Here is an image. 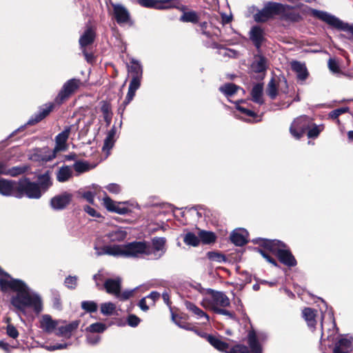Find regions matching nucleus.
Instances as JSON below:
<instances>
[{
  "label": "nucleus",
  "instance_id": "338daca9",
  "mask_svg": "<svg viewBox=\"0 0 353 353\" xmlns=\"http://www.w3.org/2000/svg\"><path fill=\"white\" fill-rule=\"evenodd\" d=\"M134 293V290H126L121 293L119 292V295L117 296V298L120 299L121 300H127L130 297L132 296Z\"/></svg>",
  "mask_w": 353,
  "mask_h": 353
},
{
  "label": "nucleus",
  "instance_id": "f257e3e1",
  "mask_svg": "<svg viewBox=\"0 0 353 353\" xmlns=\"http://www.w3.org/2000/svg\"><path fill=\"white\" fill-rule=\"evenodd\" d=\"M0 288L4 292H13L10 303L17 310L26 314L27 308H31L37 314L43 310L41 296L32 291L24 282L14 279L0 268Z\"/></svg>",
  "mask_w": 353,
  "mask_h": 353
},
{
  "label": "nucleus",
  "instance_id": "20e7f679",
  "mask_svg": "<svg viewBox=\"0 0 353 353\" xmlns=\"http://www.w3.org/2000/svg\"><path fill=\"white\" fill-rule=\"evenodd\" d=\"M201 305L204 308L216 312V310L229 307L230 305V301L225 293L208 289L204 293Z\"/></svg>",
  "mask_w": 353,
  "mask_h": 353
},
{
  "label": "nucleus",
  "instance_id": "473e14b6",
  "mask_svg": "<svg viewBox=\"0 0 353 353\" xmlns=\"http://www.w3.org/2000/svg\"><path fill=\"white\" fill-rule=\"evenodd\" d=\"M181 4L179 0H157L156 9L165 10L172 8H180Z\"/></svg>",
  "mask_w": 353,
  "mask_h": 353
},
{
  "label": "nucleus",
  "instance_id": "6e6552de",
  "mask_svg": "<svg viewBox=\"0 0 353 353\" xmlns=\"http://www.w3.org/2000/svg\"><path fill=\"white\" fill-rule=\"evenodd\" d=\"M81 81L77 79H71L67 81L63 85L59 92L55 101L58 103H61L68 99L72 93L78 90L81 85Z\"/></svg>",
  "mask_w": 353,
  "mask_h": 353
},
{
  "label": "nucleus",
  "instance_id": "052dcab7",
  "mask_svg": "<svg viewBox=\"0 0 353 353\" xmlns=\"http://www.w3.org/2000/svg\"><path fill=\"white\" fill-rule=\"evenodd\" d=\"M105 189L112 194H119L121 190V186L117 183H110L105 186Z\"/></svg>",
  "mask_w": 353,
  "mask_h": 353
},
{
  "label": "nucleus",
  "instance_id": "1a4fd4ad",
  "mask_svg": "<svg viewBox=\"0 0 353 353\" xmlns=\"http://www.w3.org/2000/svg\"><path fill=\"white\" fill-rule=\"evenodd\" d=\"M74 128V125L65 128L64 130L58 134L55 137V147L53 150L56 154L61 151H65L68 149L67 140L70 132Z\"/></svg>",
  "mask_w": 353,
  "mask_h": 353
},
{
  "label": "nucleus",
  "instance_id": "58836bf2",
  "mask_svg": "<svg viewBox=\"0 0 353 353\" xmlns=\"http://www.w3.org/2000/svg\"><path fill=\"white\" fill-rule=\"evenodd\" d=\"M199 238L203 243L210 244L215 241L216 236L212 232L201 230L199 232Z\"/></svg>",
  "mask_w": 353,
  "mask_h": 353
},
{
  "label": "nucleus",
  "instance_id": "bb28decb",
  "mask_svg": "<svg viewBox=\"0 0 353 353\" xmlns=\"http://www.w3.org/2000/svg\"><path fill=\"white\" fill-rule=\"evenodd\" d=\"M128 71L132 78H142V65L139 61L134 59H132L130 64L128 65Z\"/></svg>",
  "mask_w": 353,
  "mask_h": 353
},
{
  "label": "nucleus",
  "instance_id": "69168bd1",
  "mask_svg": "<svg viewBox=\"0 0 353 353\" xmlns=\"http://www.w3.org/2000/svg\"><path fill=\"white\" fill-rule=\"evenodd\" d=\"M236 109L238 110H239L241 112H242L243 114H245L247 116L252 117L256 116V114L254 113V112H253L251 110H249L247 108L241 106L240 105H236Z\"/></svg>",
  "mask_w": 353,
  "mask_h": 353
},
{
  "label": "nucleus",
  "instance_id": "79ce46f5",
  "mask_svg": "<svg viewBox=\"0 0 353 353\" xmlns=\"http://www.w3.org/2000/svg\"><path fill=\"white\" fill-rule=\"evenodd\" d=\"M238 89L239 88L233 83H226L219 88V90L227 97L232 96Z\"/></svg>",
  "mask_w": 353,
  "mask_h": 353
},
{
  "label": "nucleus",
  "instance_id": "f8f14e48",
  "mask_svg": "<svg viewBox=\"0 0 353 353\" xmlns=\"http://www.w3.org/2000/svg\"><path fill=\"white\" fill-rule=\"evenodd\" d=\"M56 156L57 154L53 150H51L48 148H42L35 150V152L31 155L30 159L33 161L43 163L53 160Z\"/></svg>",
  "mask_w": 353,
  "mask_h": 353
},
{
  "label": "nucleus",
  "instance_id": "c85d7f7f",
  "mask_svg": "<svg viewBox=\"0 0 353 353\" xmlns=\"http://www.w3.org/2000/svg\"><path fill=\"white\" fill-rule=\"evenodd\" d=\"M127 236V232L121 228H115L105 234V237L112 242L122 241Z\"/></svg>",
  "mask_w": 353,
  "mask_h": 353
},
{
  "label": "nucleus",
  "instance_id": "423d86ee",
  "mask_svg": "<svg viewBox=\"0 0 353 353\" xmlns=\"http://www.w3.org/2000/svg\"><path fill=\"white\" fill-rule=\"evenodd\" d=\"M285 11V6L283 4L270 2L264 8L254 15L256 22H265L275 14H280Z\"/></svg>",
  "mask_w": 353,
  "mask_h": 353
},
{
  "label": "nucleus",
  "instance_id": "a211bd4d",
  "mask_svg": "<svg viewBox=\"0 0 353 353\" xmlns=\"http://www.w3.org/2000/svg\"><path fill=\"white\" fill-rule=\"evenodd\" d=\"M291 68L299 81H303L308 77L309 72L304 63L293 61L291 62Z\"/></svg>",
  "mask_w": 353,
  "mask_h": 353
},
{
  "label": "nucleus",
  "instance_id": "864d4df0",
  "mask_svg": "<svg viewBox=\"0 0 353 353\" xmlns=\"http://www.w3.org/2000/svg\"><path fill=\"white\" fill-rule=\"evenodd\" d=\"M70 345L69 343H57L55 345H47L43 346V347L48 351H54L57 350L65 349L68 346Z\"/></svg>",
  "mask_w": 353,
  "mask_h": 353
},
{
  "label": "nucleus",
  "instance_id": "603ef678",
  "mask_svg": "<svg viewBox=\"0 0 353 353\" xmlns=\"http://www.w3.org/2000/svg\"><path fill=\"white\" fill-rule=\"evenodd\" d=\"M219 53L224 57L236 58L239 56V53L236 51L229 48L221 49Z\"/></svg>",
  "mask_w": 353,
  "mask_h": 353
},
{
  "label": "nucleus",
  "instance_id": "0e129e2a",
  "mask_svg": "<svg viewBox=\"0 0 353 353\" xmlns=\"http://www.w3.org/2000/svg\"><path fill=\"white\" fill-rule=\"evenodd\" d=\"M128 324L131 327H136L140 323V319L134 314H130L127 319Z\"/></svg>",
  "mask_w": 353,
  "mask_h": 353
},
{
  "label": "nucleus",
  "instance_id": "680f3d73",
  "mask_svg": "<svg viewBox=\"0 0 353 353\" xmlns=\"http://www.w3.org/2000/svg\"><path fill=\"white\" fill-rule=\"evenodd\" d=\"M329 335L327 336V339L324 338V333L322 334L321 339V350H322L323 353H327V347L330 348L331 347V345L330 343V341H328Z\"/></svg>",
  "mask_w": 353,
  "mask_h": 353
},
{
  "label": "nucleus",
  "instance_id": "bf43d9fd",
  "mask_svg": "<svg viewBox=\"0 0 353 353\" xmlns=\"http://www.w3.org/2000/svg\"><path fill=\"white\" fill-rule=\"evenodd\" d=\"M137 2L143 7L156 9L157 0H137Z\"/></svg>",
  "mask_w": 353,
  "mask_h": 353
},
{
  "label": "nucleus",
  "instance_id": "c9c22d12",
  "mask_svg": "<svg viewBox=\"0 0 353 353\" xmlns=\"http://www.w3.org/2000/svg\"><path fill=\"white\" fill-rule=\"evenodd\" d=\"M183 242L189 246L196 247L200 243V239L199 235L196 236L195 234L191 232H188L183 235Z\"/></svg>",
  "mask_w": 353,
  "mask_h": 353
},
{
  "label": "nucleus",
  "instance_id": "ea45409f",
  "mask_svg": "<svg viewBox=\"0 0 353 353\" xmlns=\"http://www.w3.org/2000/svg\"><path fill=\"white\" fill-rule=\"evenodd\" d=\"M311 16L321 19L327 24H331V15L323 11L315 9H310L308 12Z\"/></svg>",
  "mask_w": 353,
  "mask_h": 353
},
{
  "label": "nucleus",
  "instance_id": "4c0bfd02",
  "mask_svg": "<svg viewBox=\"0 0 353 353\" xmlns=\"http://www.w3.org/2000/svg\"><path fill=\"white\" fill-rule=\"evenodd\" d=\"M54 105L52 103L46 104L43 105L39 112V114L36 116L34 121H30V123H37L45 118L52 110Z\"/></svg>",
  "mask_w": 353,
  "mask_h": 353
},
{
  "label": "nucleus",
  "instance_id": "a19ab883",
  "mask_svg": "<svg viewBox=\"0 0 353 353\" xmlns=\"http://www.w3.org/2000/svg\"><path fill=\"white\" fill-rule=\"evenodd\" d=\"M100 309L103 315L111 316L116 312V305L112 302H106L101 304Z\"/></svg>",
  "mask_w": 353,
  "mask_h": 353
},
{
  "label": "nucleus",
  "instance_id": "e433bc0d",
  "mask_svg": "<svg viewBox=\"0 0 353 353\" xmlns=\"http://www.w3.org/2000/svg\"><path fill=\"white\" fill-rule=\"evenodd\" d=\"M303 318L305 319V320L306 321L309 327H314V325L316 324V321H315L316 314H315V312L314 310H312L310 307L305 308L303 310Z\"/></svg>",
  "mask_w": 353,
  "mask_h": 353
},
{
  "label": "nucleus",
  "instance_id": "a18cd8bd",
  "mask_svg": "<svg viewBox=\"0 0 353 353\" xmlns=\"http://www.w3.org/2000/svg\"><path fill=\"white\" fill-rule=\"evenodd\" d=\"M198 20L199 17L197 14L194 11L184 12L180 17V21L183 22L196 23Z\"/></svg>",
  "mask_w": 353,
  "mask_h": 353
},
{
  "label": "nucleus",
  "instance_id": "b1692460",
  "mask_svg": "<svg viewBox=\"0 0 353 353\" xmlns=\"http://www.w3.org/2000/svg\"><path fill=\"white\" fill-rule=\"evenodd\" d=\"M250 37L254 46L259 48L264 40V31L259 26H254L250 32Z\"/></svg>",
  "mask_w": 353,
  "mask_h": 353
},
{
  "label": "nucleus",
  "instance_id": "774afa93",
  "mask_svg": "<svg viewBox=\"0 0 353 353\" xmlns=\"http://www.w3.org/2000/svg\"><path fill=\"white\" fill-rule=\"evenodd\" d=\"M84 210L90 216L92 217H100V214L95 210L94 208L89 205H86L84 207Z\"/></svg>",
  "mask_w": 353,
  "mask_h": 353
},
{
  "label": "nucleus",
  "instance_id": "5fc2aeb1",
  "mask_svg": "<svg viewBox=\"0 0 353 353\" xmlns=\"http://www.w3.org/2000/svg\"><path fill=\"white\" fill-rule=\"evenodd\" d=\"M77 276H69L65 279V285L67 288L74 289L77 285Z\"/></svg>",
  "mask_w": 353,
  "mask_h": 353
},
{
  "label": "nucleus",
  "instance_id": "8fccbe9b",
  "mask_svg": "<svg viewBox=\"0 0 353 353\" xmlns=\"http://www.w3.org/2000/svg\"><path fill=\"white\" fill-rule=\"evenodd\" d=\"M200 29L199 30L203 34L206 36L208 38H212L213 35L217 36V33L214 32H211L208 30L209 25L207 22H203L199 24Z\"/></svg>",
  "mask_w": 353,
  "mask_h": 353
},
{
  "label": "nucleus",
  "instance_id": "c756f323",
  "mask_svg": "<svg viewBox=\"0 0 353 353\" xmlns=\"http://www.w3.org/2000/svg\"><path fill=\"white\" fill-rule=\"evenodd\" d=\"M351 350L352 341L343 336L336 343L334 353H349Z\"/></svg>",
  "mask_w": 353,
  "mask_h": 353
},
{
  "label": "nucleus",
  "instance_id": "0eeeda50",
  "mask_svg": "<svg viewBox=\"0 0 353 353\" xmlns=\"http://www.w3.org/2000/svg\"><path fill=\"white\" fill-rule=\"evenodd\" d=\"M312 119L306 116H301L294 120L290 128V134L296 139H299L310 128Z\"/></svg>",
  "mask_w": 353,
  "mask_h": 353
},
{
  "label": "nucleus",
  "instance_id": "09e8293b",
  "mask_svg": "<svg viewBox=\"0 0 353 353\" xmlns=\"http://www.w3.org/2000/svg\"><path fill=\"white\" fill-rule=\"evenodd\" d=\"M322 130L323 127L321 125H316L312 122V125H310V128L307 129V137L309 138H315L319 135Z\"/></svg>",
  "mask_w": 353,
  "mask_h": 353
},
{
  "label": "nucleus",
  "instance_id": "dca6fc26",
  "mask_svg": "<svg viewBox=\"0 0 353 353\" xmlns=\"http://www.w3.org/2000/svg\"><path fill=\"white\" fill-rule=\"evenodd\" d=\"M114 15L119 24L127 23L130 20V13L121 4H113Z\"/></svg>",
  "mask_w": 353,
  "mask_h": 353
},
{
  "label": "nucleus",
  "instance_id": "4be33fe9",
  "mask_svg": "<svg viewBox=\"0 0 353 353\" xmlns=\"http://www.w3.org/2000/svg\"><path fill=\"white\" fill-rule=\"evenodd\" d=\"M248 232L245 230H235L230 235L231 241L237 246H242L248 241Z\"/></svg>",
  "mask_w": 353,
  "mask_h": 353
},
{
  "label": "nucleus",
  "instance_id": "39448f33",
  "mask_svg": "<svg viewBox=\"0 0 353 353\" xmlns=\"http://www.w3.org/2000/svg\"><path fill=\"white\" fill-rule=\"evenodd\" d=\"M21 195L17 198H21L26 194L30 199H39L41 196L42 192L40 190L39 185L34 182H31L30 180L25 179L20 180L17 183V194Z\"/></svg>",
  "mask_w": 353,
  "mask_h": 353
},
{
  "label": "nucleus",
  "instance_id": "72a5a7b5",
  "mask_svg": "<svg viewBox=\"0 0 353 353\" xmlns=\"http://www.w3.org/2000/svg\"><path fill=\"white\" fill-rule=\"evenodd\" d=\"M37 184L42 192H46L52 185V181L49 172H46L38 176Z\"/></svg>",
  "mask_w": 353,
  "mask_h": 353
},
{
  "label": "nucleus",
  "instance_id": "412c9836",
  "mask_svg": "<svg viewBox=\"0 0 353 353\" xmlns=\"http://www.w3.org/2000/svg\"><path fill=\"white\" fill-rule=\"evenodd\" d=\"M121 280L119 278L109 279L104 283V288L108 294L117 296L121 290Z\"/></svg>",
  "mask_w": 353,
  "mask_h": 353
},
{
  "label": "nucleus",
  "instance_id": "aec40b11",
  "mask_svg": "<svg viewBox=\"0 0 353 353\" xmlns=\"http://www.w3.org/2000/svg\"><path fill=\"white\" fill-rule=\"evenodd\" d=\"M24 172L25 169L22 167L14 166L9 168L7 163L0 161V174L17 176L23 174Z\"/></svg>",
  "mask_w": 353,
  "mask_h": 353
},
{
  "label": "nucleus",
  "instance_id": "2f4dec72",
  "mask_svg": "<svg viewBox=\"0 0 353 353\" xmlns=\"http://www.w3.org/2000/svg\"><path fill=\"white\" fill-rule=\"evenodd\" d=\"M263 92V85L260 83L256 84L251 92L252 100L259 105L263 104L264 103Z\"/></svg>",
  "mask_w": 353,
  "mask_h": 353
},
{
  "label": "nucleus",
  "instance_id": "9b49d317",
  "mask_svg": "<svg viewBox=\"0 0 353 353\" xmlns=\"http://www.w3.org/2000/svg\"><path fill=\"white\" fill-rule=\"evenodd\" d=\"M72 199V194L71 193L64 192L51 199V207L57 210H63L70 203Z\"/></svg>",
  "mask_w": 353,
  "mask_h": 353
},
{
  "label": "nucleus",
  "instance_id": "5701e85b",
  "mask_svg": "<svg viewBox=\"0 0 353 353\" xmlns=\"http://www.w3.org/2000/svg\"><path fill=\"white\" fill-rule=\"evenodd\" d=\"M141 79L142 78H132L129 85L128 94L125 101H123L124 105H127L133 99L136 91L141 86Z\"/></svg>",
  "mask_w": 353,
  "mask_h": 353
},
{
  "label": "nucleus",
  "instance_id": "e2e57ef3",
  "mask_svg": "<svg viewBox=\"0 0 353 353\" xmlns=\"http://www.w3.org/2000/svg\"><path fill=\"white\" fill-rule=\"evenodd\" d=\"M228 353H249V350L245 345H237L232 347Z\"/></svg>",
  "mask_w": 353,
  "mask_h": 353
},
{
  "label": "nucleus",
  "instance_id": "9d476101",
  "mask_svg": "<svg viewBox=\"0 0 353 353\" xmlns=\"http://www.w3.org/2000/svg\"><path fill=\"white\" fill-rule=\"evenodd\" d=\"M265 339V336L262 333L256 334L254 330H250L248 334V343L252 353H262V347L259 341Z\"/></svg>",
  "mask_w": 353,
  "mask_h": 353
},
{
  "label": "nucleus",
  "instance_id": "6e6d98bb",
  "mask_svg": "<svg viewBox=\"0 0 353 353\" xmlns=\"http://www.w3.org/2000/svg\"><path fill=\"white\" fill-rule=\"evenodd\" d=\"M71 334H72L69 331L67 325L59 327L57 330V332H56V335L59 336H63L67 339L70 338Z\"/></svg>",
  "mask_w": 353,
  "mask_h": 353
},
{
  "label": "nucleus",
  "instance_id": "f3484780",
  "mask_svg": "<svg viewBox=\"0 0 353 353\" xmlns=\"http://www.w3.org/2000/svg\"><path fill=\"white\" fill-rule=\"evenodd\" d=\"M286 85L287 82L283 78V80L272 78L267 85L266 94L272 99H274L277 94L279 89L281 88V84Z\"/></svg>",
  "mask_w": 353,
  "mask_h": 353
},
{
  "label": "nucleus",
  "instance_id": "393cba45",
  "mask_svg": "<svg viewBox=\"0 0 353 353\" xmlns=\"http://www.w3.org/2000/svg\"><path fill=\"white\" fill-rule=\"evenodd\" d=\"M268 68V61L263 56L257 54L254 57L251 68L254 72H263Z\"/></svg>",
  "mask_w": 353,
  "mask_h": 353
},
{
  "label": "nucleus",
  "instance_id": "4d7b16f0",
  "mask_svg": "<svg viewBox=\"0 0 353 353\" xmlns=\"http://www.w3.org/2000/svg\"><path fill=\"white\" fill-rule=\"evenodd\" d=\"M6 333L7 334L12 338L17 339L19 336V332L17 328L12 324H8L6 327Z\"/></svg>",
  "mask_w": 353,
  "mask_h": 353
},
{
  "label": "nucleus",
  "instance_id": "f03ea898",
  "mask_svg": "<svg viewBox=\"0 0 353 353\" xmlns=\"http://www.w3.org/2000/svg\"><path fill=\"white\" fill-rule=\"evenodd\" d=\"M166 240L163 237H154L152 240V246L146 242L134 241L124 245H106L101 248H95L97 255H110L116 257H141L150 256L152 259H159L166 251Z\"/></svg>",
  "mask_w": 353,
  "mask_h": 353
},
{
  "label": "nucleus",
  "instance_id": "37998d69",
  "mask_svg": "<svg viewBox=\"0 0 353 353\" xmlns=\"http://www.w3.org/2000/svg\"><path fill=\"white\" fill-rule=\"evenodd\" d=\"M107 328L105 324L102 323H92L85 328V331L90 333H101Z\"/></svg>",
  "mask_w": 353,
  "mask_h": 353
},
{
  "label": "nucleus",
  "instance_id": "2eb2a0df",
  "mask_svg": "<svg viewBox=\"0 0 353 353\" xmlns=\"http://www.w3.org/2000/svg\"><path fill=\"white\" fill-rule=\"evenodd\" d=\"M17 183L14 181L0 179V194L3 196H19L21 194H17Z\"/></svg>",
  "mask_w": 353,
  "mask_h": 353
},
{
  "label": "nucleus",
  "instance_id": "7ed1b4c3",
  "mask_svg": "<svg viewBox=\"0 0 353 353\" xmlns=\"http://www.w3.org/2000/svg\"><path fill=\"white\" fill-rule=\"evenodd\" d=\"M260 246L263 247L267 250L274 253L277 256L279 261L285 265L294 266L296 261L286 245L283 242L278 240H268L259 239L254 241Z\"/></svg>",
  "mask_w": 353,
  "mask_h": 353
},
{
  "label": "nucleus",
  "instance_id": "3c124183",
  "mask_svg": "<svg viewBox=\"0 0 353 353\" xmlns=\"http://www.w3.org/2000/svg\"><path fill=\"white\" fill-rule=\"evenodd\" d=\"M208 257L212 261L221 263L225 261V256L216 252H209L208 253Z\"/></svg>",
  "mask_w": 353,
  "mask_h": 353
},
{
  "label": "nucleus",
  "instance_id": "de8ad7c7",
  "mask_svg": "<svg viewBox=\"0 0 353 353\" xmlns=\"http://www.w3.org/2000/svg\"><path fill=\"white\" fill-rule=\"evenodd\" d=\"M81 307L88 312H94L97 310V303L92 301H85L81 302Z\"/></svg>",
  "mask_w": 353,
  "mask_h": 353
},
{
  "label": "nucleus",
  "instance_id": "49530a36",
  "mask_svg": "<svg viewBox=\"0 0 353 353\" xmlns=\"http://www.w3.org/2000/svg\"><path fill=\"white\" fill-rule=\"evenodd\" d=\"M114 134H115V132L114 130H112L108 132V136L104 141V145L103 146V150L109 151L113 147Z\"/></svg>",
  "mask_w": 353,
  "mask_h": 353
},
{
  "label": "nucleus",
  "instance_id": "c03bdc74",
  "mask_svg": "<svg viewBox=\"0 0 353 353\" xmlns=\"http://www.w3.org/2000/svg\"><path fill=\"white\" fill-rule=\"evenodd\" d=\"M73 168L78 174H81L90 170V167L88 163L78 161L74 163Z\"/></svg>",
  "mask_w": 353,
  "mask_h": 353
},
{
  "label": "nucleus",
  "instance_id": "4468645a",
  "mask_svg": "<svg viewBox=\"0 0 353 353\" xmlns=\"http://www.w3.org/2000/svg\"><path fill=\"white\" fill-rule=\"evenodd\" d=\"M184 305L186 309L190 312L197 320L201 321V324L206 325L209 322L210 317L208 314L199 308L194 303L188 301H185L184 302Z\"/></svg>",
  "mask_w": 353,
  "mask_h": 353
},
{
  "label": "nucleus",
  "instance_id": "ddd939ff",
  "mask_svg": "<svg viewBox=\"0 0 353 353\" xmlns=\"http://www.w3.org/2000/svg\"><path fill=\"white\" fill-rule=\"evenodd\" d=\"M104 194L106 195L105 192H104ZM103 204L108 211L115 212L119 214L123 215L130 212V210L128 208L121 206V203L116 202L108 196H105L103 199Z\"/></svg>",
  "mask_w": 353,
  "mask_h": 353
},
{
  "label": "nucleus",
  "instance_id": "f704fd0d",
  "mask_svg": "<svg viewBox=\"0 0 353 353\" xmlns=\"http://www.w3.org/2000/svg\"><path fill=\"white\" fill-rule=\"evenodd\" d=\"M332 28H335L339 30L350 32L353 34V25L345 23L334 16H332Z\"/></svg>",
  "mask_w": 353,
  "mask_h": 353
},
{
  "label": "nucleus",
  "instance_id": "13d9d810",
  "mask_svg": "<svg viewBox=\"0 0 353 353\" xmlns=\"http://www.w3.org/2000/svg\"><path fill=\"white\" fill-rule=\"evenodd\" d=\"M101 340L99 335H94L93 333L88 334L86 336V341L88 344L94 345L97 344Z\"/></svg>",
  "mask_w": 353,
  "mask_h": 353
},
{
  "label": "nucleus",
  "instance_id": "6ab92c4d",
  "mask_svg": "<svg viewBox=\"0 0 353 353\" xmlns=\"http://www.w3.org/2000/svg\"><path fill=\"white\" fill-rule=\"evenodd\" d=\"M59 322L54 321L48 314H44L41 316L40 320L41 328L47 333H52L54 331L58 326Z\"/></svg>",
  "mask_w": 353,
  "mask_h": 353
},
{
  "label": "nucleus",
  "instance_id": "cd10ccee",
  "mask_svg": "<svg viewBox=\"0 0 353 353\" xmlns=\"http://www.w3.org/2000/svg\"><path fill=\"white\" fill-rule=\"evenodd\" d=\"M94 38L95 33L94 30L90 28H88L79 39L81 49H85L87 46L91 45L94 42Z\"/></svg>",
  "mask_w": 353,
  "mask_h": 353
},
{
  "label": "nucleus",
  "instance_id": "a878e982",
  "mask_svg": "<svg viewBox=\"0 0 353 353\" xmlns=\"http://www.w3.org/2000/svg\"><path fill=\"white\" fill-rule=\"evenodd\" d=\"M73 176L72 169L68 165L60 167L56 172L57 180L60 183L68 181Z\"/></svg>",
  "mask_w": 353,
  "mask_h": 353
},
{
  "label": "nucleus",
  "instance_id": "7c9ffc66",
  "mask_svg": "<svg viewBox=\"0 0 353 353\" xmlns=\"http://www.w3.org/2000/svg\"><path fill=\"white\" fill-rule=\"evenodd\" d=\"M208 341L216 350L219 351H226L228 349L229 345L223 341L219 337L212 335H205Z\"/></svg>",
  "mask_w": 353,
  "mask_h": 353
}]
</instances>
